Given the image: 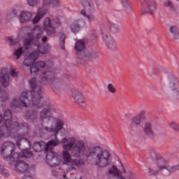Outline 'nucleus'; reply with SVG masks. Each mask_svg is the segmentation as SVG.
<instances>
[{
    "instance_id": "50",
    "label": "nucleus",
    "mask_w": 179,
    "mask_h": 179,
    "mask_svg": "<svg viewBox=\"0 0 179 179\" xmlns=\"http://www.w3.org/2000/svg\"><path fill=\"white\" fill-rule=\"evenodd\" d=\"M121 166H122V169L124 173H126L125 172V168H124V165H122V164H121Z\"/></svg>"
},
{
    "instance_id": "1",
    "label": "nucleus",
    "mask_w": 179,
    "mask_h": 179,
    "mask_svg": "<svg viewBox=\"0 0 179 179\" xmlns=\"http://www.w3.org/2000/svg\"><path fill=\"white\" fill-rule=\"evenodd\" d=\"M59 143L62 145V157L63 164L70 166L63 170V173H68L72 170H76L75 167H79L85 164L82 159H72L73 157H87L91 162L100 169L107 167L111 163V154L108 150L95 145L87 147L86 143L83 140L76 141L75 137L63 138ZM71 150V155L69 153Z\"/></svg>"
},
{
    "instance_id": "35",
    "label": "nucleus",
    "mask_w": 179,
    "mask_h": 179,
    "mask_svg": "<svg viewBox=\"0 0 179 179\" xmlns=\"http://www.w3.org/2000/svg\"><path fill=\"white\" fill-rule=\"evenodd\" d=\"M106 89L109 93L111 94H115L117 93V89L114 87V85L108 83L106 86Z\"/></svg>"
},
{
    "instance_id": "9",
    "label": "nucleus",
    "mask_w": 179,
    "mask_h": 179,
    "mask_svg": "<svg viewBox=\"0 0 179 179\" xmlns=\"http://www.w3.org/2000/svg\"><path fill=\"white\" fill-rule=\"evenodd\" d=\"M74 49L76 52V55L80 61H87L90 58V55L86 50V40H78L76 44Z\"/></svg>"
},
{
    "instance_id": "43",
    "label": "nucleus",
    "mask_w": 179,
    "mask_h": 179,
    "mask_svg": "<svg viewBox=\"0 0 179 179\" xmlns=\"http://www.w3.org/2000/svg\"><path fill=\"white\" fill-rule=\"evenodd\" d=\"M10 75L13 78H17V72L16 71V69H10Z\"/></svg>"
},
{
    "instance_id": "33",
    "label": "nucleus",
    "mask_w": 179,
    "mask_h": 179,
    "mask_svg": "<svg viewBox=\"0 0 179 179\" xmlns=\"http://www.w3.org/2000/svg\"><path fill=\"white\" fill-rule=\"evenodd\" d=\"M6 41H8V44L11 47H13V45H17V46L20 45V43L19 41V39H17V38L13 39L10 36H7L6 38Z\"/></svg>"
},
{
    "instance_id": "47",
    "label": "nucleus",
    "mask_w": 179,
    "mask_h": 179,
    "mask_svg": "<svg viewBox=\"0 0 179 179\" xmlns=\"http://www.w3.org/2000/svg\"><path fill=\"white\" fill-rule=\"evenodd\" d=\"M52 176H54L55 177H57V176H58V174H57V172L55 171H52Z\"/></svg>"
},
{
    "instance_id": "14",
    "label": "nucleus",
    "mask_w": 179,
    "mask_h": 179,
    "mask_svg": "<svg viewBox=\"0 0 179 179\" xmlns=\"http://www.w3.org/2000/svg\"><path fill=\"white\" fill-rule=\"evenodd\" d=\"M46 163L50 166V167H55L61 163V156L57 152H49L46 155Z\"/></svg>"
},
{
    "instance_id": "36",
    "label": "nucleus",
    "mask_w": 179,
    "mask_h": 179,
    "mask_svg": "<svg viewBox=\"0 0 179 179\" xmlns=\"http://www.w3.org/2000/svg\"><path fill=\"white\" fill-rule=\"evenodd\" d=\"M16 16H17L16 8H11L10 12L7 15L8 19H13V17H16Z\"/></svg>"
},
{
    "instance_id": "2",
    "label": "nucleus",
    "mask_w": 179,
    "mask_h": 179,
    "mask_svg": "<svg viewBox=\"0 0 179 179\" xmlns=\"http://www.w3.org/2000/svg\"><path fill=\"white\" fill-rule=\"evenodd\" d=\"M55 73L51 71H43L40 76V81L37 80L36 78H31L29 82L31 91H24L22 92L20 99L13 98L10 103V106L15 108H20L22 107H32L33 108H43L40 113L39 120L44 121L45 118H48V121L52 120L54 123L51 124L55 125L57 120L63 121V127L65 125L64 120L55 117L54 115L57 114V109L52 105L45 102L43 97L41 90V85H54L57 81Z\"/></svg>"
},
{
    "instance_id": "49",
    "label": "nucleus",
    "mask_w": 179,
    "mask_h": 179,
    "mask_svg": "<svg viewBox=\"0 0 179 179\" xmlns=\"http://www.w3.org/2000/svg\"><path fill=\"white\" fill-rule=\"evenodd\" d=\"M99 0H96V3H98L99 4V1H98ZM107 2H111L113 0H106Z\"/></svg>"
},
{
    "instance_id": "25",
    "label": "nucleus",
    "mask_w": 179,
    "mask_h": 179,
    "mask_svg": "<svg viewBox=\"0 0 179 179\" xmlns=\"http://www.w3.org/2000/svg\"><path fill=\"white\" fill-rule=\"evenodd\" d=\"M121 177V171L115 166H113L108 171V179H117Z\"/></svg>"
},
{
    "instance_id": "40",
    "label": "nucleus",
    "mask_w": 179,
    "mask_h": 179,
    "mask_svg": "<svg viewBox=\"0 0 179 179\" xmlns=\"http://www.w3.org/2000/svg\"><path fill=\"white\" fill-rule=\"evenodd\" d=\"M169 127L175 131H179V124L177 122H171V123H169Z\"/></svg>"
},
{
    "instance_id": "21",
    "label": "nucleus",
    "mask_w": 179,
    "mask_h": 179,
    "mask_svg": "<svg viewBox=\"0 0 179 179\" xmlns=\"http://www.w3.org/2000/svg\"><path fill=\"white\" fill-rule=\"evenodd\" d=\"M85 26V20L83 19H78L77 20H75L70 26V29L72 31V33H74V34H76V33H79L80 31L81 27H83Z\"/></svg>"
},
{
    "instance_id": "18",
    "label": "nucleus",
    "mask_w": 179,
    "mask_h": 179,
    "mask_svg": "<svg viewBox=\"0 0 179 179\" xmlns=\"http://www.w3.org/2000/svg\"><path fill=\"white\" fill-rule=\"evenodd\" d=\"M14 164L15 170H16L17 173H30L29 164H27L24 161L20 160Z\"/></svg>"
},
{
    "instance_id": "53",
    "label": "nucleus",
    "mask_w": 179,
    "mask_h": 179,
    "mask_svg": "<svg viewBox=\"0 0 179 179\" xmlns=\"http://www.w3.org/2000/svg\"><path fill=\"white\" fill-rule=\"evenodd\" d=\"M176 1H179V0H176Z\"/></svg>"
},
{
    "instance_id": "17",
    "label": "nucleus",
    "mask_w": 179,
    "mask_h": 179,
    "mask_svg": "<svg viewBox=\"0 0 179 179\" xmlns=\"http://www.w3.org/2000/svg\"><path fill=\"white\" fill-rule=\"evenodd\" d=\"M71 96L76 104H78V106H80L81 107H85V106H86L85 96H83L79 91L73 90L71 91Z\"/></svg>"
},
{
    "instance_id": "23",
    "label": "nucleus",
    "mask_w": 179,
    "mask_h": 179,
    "mask_svg": "<svg viewBox=\"0 0 179 179\" xmlns=\"http://www.w3.org/2000/svg\"><path fill=\"white\" fill-rule=\"evenodd\" d=\"M24 118L31 122H34L38 118V111L37 110H27L24 115Z\"/></svg>"
},
{
    "instance_id": "31",
    "label": "nucleus",
    "mask_w": 179,
    "mask_h": 179,
    "mask_svg": "<svg viewBox=\"0 0 179 179\" xmlns=\"http://www.w3.org/2000/svg\"><path fill=\"white\" fill-rule=\"evenodd\" d=\"M8 100H9V93L5 90H2V87H1L0 84V101L5 103Z\"/></svg>"
},
{
    "instance_id": "29",
    "label": "nucleus",
    "mask_w": 179,
    "mask_h": 179,
    "mask_svg": "<svg viewBox=\"0 0 179 179\" xmlns=\"http://www.w3.org/2000/svg\"><path fill=\"white\" fill-rule=\"evenodd\" d=\"M169 32L171 33L173 40L179 39V31L178 27L175 25H173L169 27Z\"/></svg>"
},
{
    "instance_id": "7",
    "label": "nucleus",
    "mask_w": 179,
    "mask_h": 179,
    "mask_svg": "<svg viewBox=\"0 0 179 179\" xmlns=\"http://www.w3.org/2000/svg\"><path fill=\"white\" fill-rule=\"evenodd\" d=\"M60 3L58 0H44L43 6L39 8L36 12V15L33 18V24H37L43 16L47 15V8H58Z\"/></svg>"
},
{
    "instance_id": "20",
    "label": "nucleus",
    "mask_w": 179,
    "mask_h": 179,
    "mask_svg": "<svg viewBox=\"0 0 179 179\" xmlns=\"http://www.w3.org/2000/svg\"><path fill=\"white\" fill-rule=\"evenodd\" d=\"M17 146L20 149V150L24 152L25 150H27V149H30L31 143H30V141L26 138H20L17 141Z\"/></svg>"
},
{
    "instance_id": "44",
    "label": "nucleus",
    "mask_w": 179,
    "mask_h": 179,
    "mask_svg": "<svg viewBox=\"0 0 179 179\" xmlns=\"http://www.w3.org/2000/svg\"><path fill=\"white\" fill-rule=\"evenodd\" d=\"M22 179H33V178H31V176L30 175H24Z\"/></svg>"
},
{
    "instance_id": "37",
    "label": "nucleus",
    "mask_w": 179,
    "mask_h": 179,
    "mask_svg": "<svg viewBox=\"0 0 179 179\" xmlns=\"http://www.w3.org/2000/svg\"><path fill=\"white\" fill-rule=\"evenodd\" d=\"M163 6L165 8H170L171 10H176V7L174 6V4H173V2L171 1H167L163 3Z\"/></svg>"
},
{
    "instance_id": "41",
    "label": "nucleus",
    "mask_w": 179,
    "mask_h": 179,
    "mask_svg": "<svg viewBox=\"0 0 179 179\" xmlns=\"http://www.w3.org/2000/svg\"><path fill=\"white\" fill-rule=\"evenodd\" d=\"M36 64L38 69L41 68H45V63L43 61H39Z\"/></svg>"
},
{
    "instance_id": "26",
    "label": "nucleus",
    "mask_w": 179,
    "mask_h": 179,
    "mask_svg": "<svg viewBox=\"0 0 179 179\" xmlns=\"http://www.w3.org/2000/svg\"><path fill=\"white\" fill-rule=\"evenodd\" d=\"M31 17H33L31 13L29 11H22L20 15V23H27V22L31 20Z\"/></svg>"
},
{
    "instance_id": "39",
    "label": "nucleus",
    "mask_w": 179,
    "mask_h": 179,
    "mask_svg": "<svg viewBox=\"0 0 179 179\" xmlns=\"http://www.w3.org/2000/svg\"><path fill=\"white\" fill-rule=\"evenodd\" d=\"M38 71H40V69H38V67L37 66L36 64L31 66V68H30L31 75H34V74L37 73V72H38Z\"/></svg>"
},
{
    "instance_id": "5",
    "label": "nucleus",
    "mask_w": 179,
    "mask_h": 179,
    "mask_svg": "<svg viewBox=\"0 0 179 179\" xmlns=\"http://www.w3.org/2000/svg\"><path fill=\"white\" fill-rule=\"evenodd\" d=\"M64 128V122L59 119L56 120L55 124L49 127L47 126H43L41 129H39V132H48L49 134L53 133L55 135V140L52 139L45 143L44 141L36 142L34 144V152H42V150H51L55 146H57L59 144V140L58 139V134L59 131Z\"/></svg>"
},
{
    "instance_id": "34",
    "label": "nucleus",
    "mask_w": 179,
    "mask_h": 179,
    "mask_svg": "<svg viewBox=\"0 0 179 179\" xmlns=\"http://www.w3.org/2000/svg\"><path fill=\"white\" fill-rule=\"evenodd\" d=\"M65 34L60 33L59 34V46L62 50H65Z\"/></svg>"
},
{
    "instance_id": "4",
    "label": "nucleus",
    "mask_w": 179,
    "mask_h": 179,
    "mask_svg": "<svg viewBox=\"0 0 179 179\" xmlns=\"http://www.w3.org/2000/svg\"><path fill=\"white\" fill-rule=\"evenodd\" d=\"M5 125L0 128V140L6 136H13V138H20L26 136L29 134L30 127L27 123H18L12 120V111L6 110L3 114Z\"/></svg>"
},
{
    "instance_id": "27",
    "label": "nucleus",
    "mask_w": 179,
    "mask_h": 179,
    "mask_svg": "<svg viewBox=\"0 0 179 179\" xmlns=\"http://www.w3.org/2000/svg\"><path fill=\"white\" fill-rule=\"evenodd\" d=\"M143 131L148 138H150L151 139L155 138V132L152 130V124L150 123L147 122L145 124Z\"/></svg>"
},
{
    "instance_id": "51",
    "label": "nucleus",
    "mask_w": 179,
    "mask_h": 179,
    "mask_svg": "<svg viewBox=\"0 0 179 179\" xmlns=\"http://www.w3.org/2000/svg\"><path fill=\"white\" fill-rule=\"evenodd\" d=\"M26 29H27V27H24L21 29V31H24V30H26Z\"/></svg>"
},
{
    "instance_id": "28",
    "label": "nucleus",
    "mask_w": 179,
    "mask_h": 179,
    "mask_svg": "<svg viewBox=\"0 0 179 179\" xmlns=\"http://www.w3.org/2000/svg\"><path fill=\"white\" fill-rule=\"evenodd\" d=\"M110 26V29H107L106 28H105L104 29L102 30V31H104V30H107L108 31V34H110V31H111V33H113V34H118V33H120V28L118 27V25H117L115 23H110L109 24Z\"/></svg>"
},
{
    "instance_id": "45",
    "label": "nucleus",
    "mask_w": 179,
    "mask_h": 179,
    "mask_svg": "<svg viewBox=\"0 0 179 179\" xmlns=\"http://www.w3.org/2000/svg\"><path fill=\"white\" fill-rule=\"evenodd\" d=\"M2 122L5 125V120H3V116H0V124Z\"/></svg>"
},
{
    "instance_id": "13",
    "label": "nucleus",
    "mask_w": 179,
    "mask_h": 179,
    "mask_svg": "<svg viewBox=\"0 0 179 179\" xmlns=\"http://www.w3.org/2000/svg\"><path fill=\"white\" fill-rule=\"evenodd\" d=\"M101 34L102 40L103 43H105L107 48H108V50H115L117 44L115 43L114 38L108 34V31L106 29L104 31H101Z\"/></svg>"
},
{
    "instance_id": "52",
    "label": "nucleus",
    "mask_w": 179,
    "mask_h": 179,
    "mask_svg": "<svg viewBox=\"0 0 179 179\" xmlns=\"http://www.w3.org/2000/svg\"><path fill=\"white\" fill-rule=\"evenodd\" d=\"M63 178H66V174L63 175Z\"/></svg>"
},
{
    "instance_id": "24",
    "label": "nucleus",
    "mask_w": 179,
    "mask_h": 179,
    "mask_svg": "<svg viewBox=\"0 0 179 179\" xmlns=\"http://www.w3.org/2000/svg\"><path fill=\"white\" fill-rule=\"evenodd\" d=\"M121 6L127 15H131L132 13V6H131L130 0H120Z\"/></svg>"
},
{
    "instance_id": "22",
    "label": "nucleus",
    "mask_w": 179,
    "mask_h": 179,
    "mask_svg": "<svg viewBox=\"0 0 179 179\" xmlns=\"http://www.w3.org/2000/svg\"><path fill=\"white\" fill-rule=\"evenodd\" d=\"M145 115L146 112L145 110H141L140 113L132 117L131 124L133 125H141L142 121H145Z\"/></svg>"
},
{
    "instance_id": "12",
    "label": "nucleus",
    "mask_w": 179,
    "mask_h": 179,
    "mask_svg": "<svg viewBox=\"0 0 179 179\" xmlns=\"http://www.w3.org/2000/svg\"><path fill=\"white\" fill-rule=\"evenodd\" d=\"M15 148L16 145L15 143L10 141H6L2 144L1 148V155L3 156L4 160L15 152Z\"/></svg>"
},
{
    "instance_id": "8",
    "label": "nucleus",
    "mask_w": 179,
    "mask_h": 179,
    "mask_svg": "<svg viewBox=\"0 0 179 179\" xmlns=\"http://www.w3.org/2000/svg\"><path fill=\"white\" fill-rule=\"evenodd\" d=\"M61 26L59 19L52 20L49 17L45 18L43 22V31H45L47 36L55 37L57 36V29Z\"/></svg>"
},
{
    "instance_id": "16",
    "label": "nucleus",
    "mask_w": 179,
    "mask_h": 179,
    "mask_svg": "<svg viewBox=\"0 0 179 179\" xmlns=\"http://www.w3.org/2000/svg\"><path fill=\"white\" fill-rule=\"evenodd\" d=\"M171 79L169 82V89H171L173 97L179 100V81L177 78L171 76Z\"/></svg>"
},
{
    "instance_id": "42",
    "label": "nucleus",
    "mask_w": 179,
    "mask_h": 179,
    "mask_svg": "<svg viewBox=\"0 0 179 179\" xmlns=\"http://www.w3.org/2000/svg\"><path fill=\"white\" fill-rule=\"evenodd\" d=\"M27 3L29 6H36L37 5V0H27Z\"/></svg>"
},
{
    "instance_id": "46",
    "label": "nucleus",
    "mask_w": 179,
    "mask_h": 179,
    "mask_svg": "<svg viewBox=\"0 0 179 179\" xmlns=\"http://www.w3.org/2000/svg\"><path fill=\"white\" fill-rule=\"evenodd\" d=\"M47 36H44L42 39H41V41L43 43H46L47 42Z\"/></svg>"
},
{
    "instance_id": "38",
    "label": "nucleus",
    "mask_w": 179,
    "mask_h": 179,
    "mask_svg": "<svg viewBox=\"0 0 179 179\" xmlns=\"http://www.w3.org/2000/svg\"><path fill=\"white\" fill-rule=\"evenodd\" d=\"M22 54H23V48H19L15 50L14 55H15L17 59H19L22 57Z\"/></svg>"
},
{
    "instance_id": "3",
    "label": "nucleus",
    "mask_w": 179,
    "mask_h": 179,
    "mask_svg": "<svg viewBox=\"0 0 179 179\" xmlns=\"http://www.w3.org/2000/svg\"><path fill=\"white\" fill-rule=\"evenodd\" d=\"M43 37V29L41 26L36 25L31 34H27V38L24 41L25 50H30L32 52L27 57L22 66H31L36 62L40 54H47L48 49L40 45V38Z\"/></svg>"
},
{
    "instance_id": "11",
    "label": "nucleus",
    "mask_w": 179,
    "mask_h": 179,
    "mask_svg": "<svg viewBox=\"0 0 179 179\" xmlns=\"http://www.w3.org/2000/svg\"><path fill=\"white\" fill-rule=\"evenodd\" d=\"M142 15L149 13V15H153L156 12L157 3L155 0H145L144 2H141L140 5Z\"/></svg>"
},
{
    "instance_id": "15",
    "label": "nucleus",
    "mask_w": 179,
    "mask_h": 179,
    "mask_svg": "<svg viewBox=\"0 0 179 179\" xmlns=\"http://www.w3.org/2000/svg\"><path fill=\"white\" fill-rule=\"evenodd\" d=\"M0 84L3 87H8L10 85V77L8 68L3 67L0 70Z\"/></svg>"
},
{
    "instance_id": "10",
    "label": "nucleus",
    "mask_w": 179,
    "mask_h": 179,
    "mask_svg": "<svg viewBox=\"0 0 179 179\" xmlns=\"http://www.w3.org/2000/svg\"><path fill=\"white\" fill-rule=\"evenodd\" d=\"M22 157H24L25 159L33 157V152L31 151H22L20 153L13 152L12 155L6 158V160L8 162V164L13 166V164H15L17 162H19V159H22Z\"/></svg>"
},
{
    "instance_id": "30",
    "label": "nucleus",
    "mask_w": 179,
    "mask_h": 179,
    "mask_svg": "<svg viewBox=\"0 0 179 179\" xmlns=\"http://www.w3.org/2000/svg\"><path fill=\"white\" fill-rule=\"evenodd\" d=\"M80 15H82V16H84V17H86L89 23H93V22H96V17H94V15L87 14L86 13V10H80Z\"/></svg>"
},
{
    "instance_id": "32",
    "label": "nucleus",
    "mask_w": 179,
    "mask_h": 179,
    "mask_svg": "<svg viewBox=\"0 0 179 179\" xmlns=\"http://www.w3.org/2000/svg\"><path fill=\"white\" fill-rule=\"evenodd\" d=\"M0 176H2L3 178H9L10 177L9 171L1 164H0Z\"/></svg>"
},
{
    "instance_id": "19",
    "label": "nucleus",
    "mask_w": 179,
    "mask_h": 179,
    "mask_svg": "<svg viewBox=\"0 0 179 179\" xmlns=\"http://www.w3.org/2000/svg\"><path fill=\"white\" fill-rule=\"evenodd\" d=\"M80 5L88 13H94L95 7L92 0H79Z\"/></svg>"
},
{
    "instance_id": "48",
    "label": "nucleus",
    "mask_w": 179,
    "mask_h": 179,
    "mask_svg": "<svg viewBox=\"0 0 179 179\" xmlns=\"http://www.w3.org/2000/svg\"><path fill=\"white\" fill-rule=\"evenodd\" d=\"M151 156H156V152H155V151H152V152H151Z\"/></svg>"
},
{
    "instance_id": "6",
    "label": "nucleus",
    "mask_w": 179,
    "mask_h": 179,
    "mask_svg": "<svg viewBox=\"0 0 179 179\" xmlns=\"http://www.w3.org/2000/svg\"><path fill=\"white\" fill-rule=\"evenodd\" d=\"M166 164L167 160L162 157H159L152 165L151 168L148 169L149 174L150 176H157L166 170L168 173L165 176H170V173L179 170V164L174 166H167Z\"/></svg>"
}]
</instances>
